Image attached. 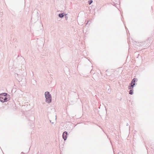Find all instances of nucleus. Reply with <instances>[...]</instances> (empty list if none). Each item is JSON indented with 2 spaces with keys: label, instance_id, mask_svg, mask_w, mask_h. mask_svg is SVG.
<instances>
[{
  "label": "nucleus",
  "instance_id": "f257e3e1",
  "mask_svg": "<svg viewBox=\"0 0 154 154\" xmlns=\"http://www.w3.org/2000/svg\"><path fill=\"white\" fill-rule=\"evenodd\" d=\"M10 95L7 93H3L0 94V101L2 103L6 102L10 99Z\"/></svg>",
  "mask_w": 154,
  "mask_h": 154
},
{
  "label": "nucleus",
  "instance_id": "f03ea898",
  "mask_svg": "<svg viewBox=\"0 0 154 154\" xmlns=\"http://www.w3.org/2000/svg\"><path fill=\"white\" fill-rule=\"evenodd\" d=\"M45 102L48 103L51 102V95L48 91H46L45 93Z\"/></svg>",
  "mask_w": 154,
  "mask_h": 154
},
{
  "label": "nucleus",
  "instance_id": "7ed1b4c3",
  "mask_svg": "<svg viewBox=\"0 0 154 154\" xmlns=\"http://www.w3.org/2000/svg\"><path fill=\"white\" fill-rule=\"evenodd\" d=\"M68 133L66 131H64L62 137L64 141H65L67 138Z\"/></svg>",
  "mask_w": 154,
  "mask_h": 154
},
{
  "label": "nucleus",
  "instance_id": "20e7f679",
  "mask_svg": "<svg viewBox=\"0 0 154 154\" xmlns=\"http://www.w3.org/2000/svg\"><path fill=\"white\" fill-rule=\"evenodd\" d=\"M136 84H132L130 83L128 86V89H133V88Z\"/></svg>",
  "mask_w": 154,
  "mask_h": 154
},
{
  "label": "nucleus",
  "instance_id": "39448f33",
  "mask_svg": "<svg viewBox=\"0 0 154 154\" xmlns=\"http://www.w3.org/2000/svg\"><path fill=\"white\" fill-rule=\"evenodd\" d=\"M137 80L138 79L137 78H134L132 80L130 83L132 84H136L135 82H137Z\"/></svg>",
  "mask_w": 154,
  "mask_h": 154
},
{
  "label": "nucleus",
  "instance_id": "423d86ee",
  "mask_svg": "<svg viewBox=\"0 0 154 154\" xmlns=\"http://www.w3.org/2000/svg\"><path fill=\"white\" fill-rule=\"evenodd\" d=\"M113 2L116 4H119L120 3V0H112Z\"/></svg>",
  "mask_w": 154,
  "mask_h": 154
},
{
  "label": "nucleus",
  "instance_id": "0eeeda50",
  "mask_svg": "<svg viewBox=\"0 0 154 154\" xmlns=\"http://www.w3.org/2000/svg\"><path fill=\"white\" fill-rule=\"evenodd\" d=\"M65 14L64 13H60L59 14L58 17L61 18H63Z\"/></svg>",
  "mask_w": 154,
  "mask_h": 154
},
{
  "label": "nucleus",
  "instance_id": "6e6552de",
  "mask_svg": "<svg viewBox=\"0 0 154 154\" xmlns=\"http://www.w3.org/2000/svg\"><path fill=\"white\" fill-rule=\"evenodd\" d=\"M130 90L129 91V94L131 95H132L133 94V89H130Z\"/></svg>",
  "mask_w": 154,
  "mask_h": 154
},
{
  "label": "nucleus",
  "instance_id": "1a4fd4ad",
  "mask_svg": "<svg viewBox=\"0 0 154 154\" xmlns=\"http://www.w3.org/2000/svg\"><path fill=\"white\" fill-rule=\"evenodd\" d=\"M74 93V94H75L76 96V99H78V98H79V96H78V93H76V91L75 90V91H73Z\"/></svg>",
  "mask_w": 154,
  "mask_h": 154
},
{
  "label": "nucleus",
  "instance_id": "9d476101",
  "mask_svg": "<svg viewBox=\"0 0 154 154\" xmlns=\"http://www.w3.org/2000/svg\"><path fill=\"white\" fill-rule=\"evenodd\" d=\"M93 2V1L92 0H89L88 1V3L89 5H91Z\"/></svg>",
  "mask_w": 154,
  "mask_h": 154
},
{
  "label": "nucleus",
  "instance_id": "9b49d317",
  "mask_svg": "<svg viewBox=\"0 0 154 154\" xmlns=\"http://www.w3.org/2000/svg\"><path fill=\"white\" fill-rule=\"evenodd\" d=\"M15 77L16 78H17V77H18V76L19 75L18 74H15Z\"/></svg>",
  "mask_w": 154,
  "mask_h": 154
},
{
  "label": "nucleus",
  "instance_id": "f8f14e48",
  "mask_svg": "<svg viewBox=\"0 0 154 154\" xmlns=\"http://www.w3.org/2000/svg\"><path fill=\"white\" fill-rule=\"evenodd\" d=\"M50 122L52 124H53V122H52L51 121V120H50Z\"/></svg>",
  "mask_w": 154,
  "mask_h": 154
},
{
  "label": "nucleus",
  "instance_id": "ddd939ff",
  "mask_svg": "<svg viewBox=\"0 0 154 154\" xmlns=\"http://www.w3.org/2000/svg\"><path fill=\"white\" fill-rule=\"evenodd\" d=\"M65 18L66 19L67 18V17L66 16V15L65 16Z\"/></svg>",
  "mask_w": 154,
  "mask_h": 154
},
{
  "label": "nucleus",
  "instance_id": "4468645a",
  "mask_svg": "<svg viewBox=\"0 0 154 154\" xmlns=\"http://www.w3.org/2000/svg\"><path fill=\"white\" fill-rule=\"evenodd\" d=\"M128 123H127L126 125L128 126Z\"/></svg>",
  "mask_w": 154,
  "mask_h": 154
},
{
  "label": "nucleus",
  "instance_id": "2eb2a0df",
  "mask_svg": "<svg viewBox=\"0 0 154 154\" xmlns=\"http://www.w3.org/2000/svg\"><path fill=\"white\" fill-rule=\"evenodd\" d=\"M21 153H23H23H23V152H21Z\"/></svg>",
  "mask_w": 154,
  "mask_h": 154
},
{
  "label": "nucleus",
  "instance_id": "dca6fc26",
  "mask_svg": "<svg viewBox=\"0 0 154 154\" xmlns=\"http://www.w3.org/2000/svg\"><path fill=\"white\" fill-rule=\"evenodd\" d=\"M56 119V117L55 118V119Z\"/></svg>",
  "mask_w": 154,
  "mask_h": 154
},
{
  "label": "nucleus",
  "instance_id": "f3484780",
  "mask_svg": "<svg viewBox=\"0 0 154 154\" xmlns=\"http://www.w3.org/2000/svg\"><path fill=\"white\" fill-rule=\"evenodd\" d=\"M32 17H31V20H32Z\"/></svg>",
  "mask_w": 154,
  "mask_h": 154
}]
</instances>
